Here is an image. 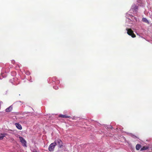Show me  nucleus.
<instances>
[{
	"mask_svg": "<svg viewBox=\"0 0 152 152\" xmlns=\"http://www.w3.org/2000/svg\"><path fill=\"white\" fill-rule=\"evenodd\" d=\"M141 148V145L139 144H137L136 146V148L137 150H139Z\"/></svg>",
	"mask_w": 152,
	"mask_h": 152,
	"instance_id": "2eb2a0df",
	"label": "nucleus"
},
{
	"mask_svg": "<svg viewBox=\"0 0 152 152\" xmlns=\"http://www.w3.org/2000/svg\"><path fill=\"white\" fill-rule=\"evenodd\" d=\"M25 73L26 75H29L30 74V72L28 71H25Z\"/></svg>",
	"mask_w": 152,
	"mask_h": 152,
	"instance_id": "f3484780",
	"label": "nucleus"
},
{
	"mask_svg": "<svg viewBox=\"0 0 152 152\" xmlns=\"http://www.w3.org/2000/svg\"><path fill=\"white\" fill-rule=\"evenodd\" d=\"M16 79V78L13 77L12 79H11L10 80V82L12 84L15 85H16L17 84L15 83L14 82V80Z\"/></svg>",
	"mask_w": 152,
	"mask_h": 152,
	"instance_id": "f8f14e48",
	"label": "nucleus"
},
{
	"mask_svg": "<svg viewBox=\"0 0 152 152\" xmlns=\"http://www.w3.org/2000/svg\"><path fill=\"white\" fill-rule=\"evenodd\" d=\"M138 6L135 4L132 6L131 9L129 12H131V13L136 14L138 10Z\"/></svg>",
	"mask_w": 152,
	"mask_h": 152,
	"instance_id": "f03ea898",
	"label": "nucleus"
},
{
	"mask_svg": "<svg viewBox=\"0 0 152 152\" xmlns=\"http://www.w3.org/2000/svg\"><path fill=\"white\" fill-rule=\"evenodd\" d=\"M15 125L17 129L19 130H21L22 129V127L21 125L18 123H16Z\"/></svg>",
	"mask_w": 152,
	"mask_h": 152,
	"instance_id": "0eeeda50",
	"label": "nucleus"
},
{
	"mask_svg": "<svg viewBox=\"0 0 152 152\" xmlns=\"http://www.w3.org/2000/svg\"><path fill=\"white\" fill-rule=\"evenodd\" d=\"M50 78H50L48 80V82L49 83H51L52 82V80H49V79Z\"/></svg>",
	"mask_w": 152,
	"mask_h": 152,
	"instance_id": "412c9836",
	"label": "nucleus"
},
{
	"mask_svg": "<svg viewBox=\"0 0 152 152\" xmlns=\"http://www.w3.org/2000/svg\"><path fill=\"white\" fill-rule=\"evenodd\" d=\"M60 82V81L58 79L57 80H56V82L54 84L56 85H58L59 84Z\"/></svg>",
	"mask_w": 152,
	"mask_h": 152,
	"instance_id": "a211bd4d",
	"label": "nucleus"
},
{
	"mask_svg": "<svg viewBox=\"0 0 152 152\" xmlns=\"http://www.w3.org/2000/svg\"><path fill=\"white\" fill-rule=\"evenodd\" d=\"M2 103L1 102H0V103Z\"/></svg>",
	"mask_w": 152,
	"mask_h": 152,
	"instance_id": "bb28decb",
	"label": "nucleus"
},
{
	"mask_svg": "<svg viewBox=\"0 0 152 152\" xmlns=\"http://www.w3.org/2000/svg\"><path fill=\"white\" fill-rule=\"evenodd\" d=\"M16 73L14 71H13L11 73V75L13 76H15L16 75Z\"/></svg>",
	"mask_w": 152,
	"mask_h": 152,
	"instance_id": "6ab92c4d",
	"label": "nucleus"
},
{
	"mask_svg": "<svg viewBox=\"0 0 152 152\" xmlns=\"http://www.w3.org/2000/svg\"><path fill=\"white\" fill-rule=\"evenodd\" d=\"M12 64H14L15 63V61H14V60H12Z\"/></svg>",
	"mask_w": 152,
	"mask_h": 152,
	"instance_id": "5701e85b",
	"label": "nucleus"
},
{
	"mask_svg": "<svg viewBox=\"0 0 152 152\" xmlns=\"http://www.w3.org/2000/svg\"><path fill=\"white\" fill-rule=\"evenodd\" d=\"M16 103H18V102H20V103H23L22 102L20 101H17L16 102Z\"/></svg>",
	"mask_w": 152,
	"mask_h": 152,
	"instance_id": "b1692460",
	"label": "nucleus"
},
{
	"mask_svg": "<svg viewBox=\"0 0 152 152\" xmlns=\"http://www.w3.org/2000/svg\"><path fill=\"white\" fill-rule=\"evenodd\" d=\"M6 135V134H0V140H2L3 139L4 137Z\"/></svg>",
	"mask_w": 152,
	"mask_h": 152,
	"instance_id": "4468645a",
	"label": "nucleus"
},
{
	"mask_svg": "<svg viewBox=\"0 0 152 152\" xmlns=\"http://www.w3.org/2000/svg\"><path fill=\"white\" fill-rule=\"evenodd\" d=\"M53 88L54 89H55L56 90H57L58 88V87L57 86H53Z\"/></svg>",
	"mask_w": 152,
	"mask_h": 152,
	"instance_id": "4be33fe9",
	"label": "nucleus"
},
{
	"mask_svg": "<svg viewBox=\"0 0 152 152\" xmlns=\"http://www.w3.org/2000/svg\"><path fill=\"white\" fill-rule=\"evenodd\" d=\"M6 76V74L5 73H2L1 75L0 76V79H2V78L5 77Z\"/></svg>",
	"mask_w": 152,
	"mask_h": 152,
	"instance_id": "9d476101",
	"label": "nucleus"
},
{
	"mask_svg": "<svg viewBox=\"0 0 152 152\" xmlns=\"http://www.w3.org/2000/svg\"><path fill=\"white\" fill-rule=\"evenodd\" d=\"M56 146V144L55 143L53 142L51 143L49 145L48 148L49 150L50 151H53L55 146Z\"/></svg>",
	"mask_w": 152,
	"mask_h": 152,
	"instance_id": "20e7f679",
	"label": "nucleus"
},
{
	"mask_svg": "<svg viewBox=\"0 0 152 152\" xmlns=\"http://www.w3.org/2000/svg\"><path fill=\"white\" fill-rule=\"evenodd\" d=\"M142 21L145 23H146L148 24H149V22L148 20L145 18H142Z\"/></svg>",
	"mask_w": 152,
	"mask_h": 152,
	"instance_id": "ddd939ff",
	"label": "nucleus"
},
{
	"mask_svg": "<svg viewBox=\"0 0 152 152\" xmlns=\"http://www.w3.org/2000/svg\"><path fill=\"white\" fill-rule=\"evenodd\" d=\"M21 65L20 64H17V66H16V68H20V67Z\"/></svg>",
	"mask_w": 152,
	"mask_h": 152,
	"instance_id": "aec40b11",
	"label": "nucleus"
},
{
	"mask_svg": "<svg viewBox=\"0 0 152 152\" xmlns=\"http://www.w3.org/2000/svg\"><path fill=\"white\" fill-rule=\"evenodd\" d=\"M54 143H55L56 146L57 145L60 148H62L63 146V143L61 140L59 139H57L55 140Z\"/></svg>",
	"mask_w": 152,
	"mask_h": 152,
	"instance_id": "7ed1b4c3",
	"label": "nucleus"
},
{
	"mask_svg": "<svg viewBox=\"0 0 152 152\" xmlns=\"http://www.w3.org/2000/svg\"><path fill=\"white\" fill-rule=\"evenodd\" d=\"M12 106H10L8 107L5 110L7 112H10L12 110Z\"/></svg>",
	"mask_w": 152,
	"mask_h": 152,
	"instance_id": "1a4fd4ad",
	"label": "nucleus"
},
{
	"mask_svg": "<svg viewBox=\"0 0 152 152\" xmlns=\"http://www.w3.org/2000/svg\"><path fill=\"white\" fill-rule=\"evenodd\" d=\"M20 141L23 146L26 147V140L22 137H19Z\"/></svg>",
	"mask_w": 152,
	"mask_h": 152,
	"instance_id": "39448f33",
	"label": "nucleus"
},
{
	"mask_svg": "<svg viewBox=\"0 0 152 152\" xmlns=\"http://www.w3.org/2000/svg\"><path fill=\"white\" fill-rule=\"evenodd\" d=\"M29 112H25V113H26V114H28V113H29Z\"/></svg>",
	"mask_w": 152,
	"mask_h": 152,
	"instance_id": "393cba45",
	"label": "nucleus"
},
{
	"mask_svg": "<svg viewBox=\"0 0 152 152\" xmlns=\"http://www.w3.org/2000/svg\"><path fill=\"white\" fill-rule=\"evenodd\" d=\"M60 117L62 118H70V116H68L66 115H60L59 116Z\"/></svg>",
	"mask_w": 152,
	"mask_h": 152,
	"instance_id": "9b49d317",
	"label": "nucleus"
},
{
	"mask_svg": "<svg viewBox=\"0 0 152 152\" xmlns=\"http://www.w3.org/2000/svg\"><path fill=\"white\" fill-rule=\"evenodd\" d=\"M33 152H37L36 150H34L33 151Z\"/></svg>",
	"mask_w": 152,
	"mask_h": 152,
	"instance_id": "a878e982",
	"label": "nucleus"
},
{
	"mask_svg": "<svg viewBox=\"0 0 152 152\" xmlns=\"http://www.w3.org/2000/svg\"><path fill=\"white\" fill-rule=\"evenodd\" d=\"M148 149V147L144 146L142 148H141L140 150L141 151L145 150Z\"/></svg>",
	"mask_w": 152,
	"mask_h": 152,
	"instance_id": "dca6fc26",
	"label": "nucleus"
},
{
	"mask_svg": "<svg viewBox=\"0 0 152 152\" xmlns=\"http://www.w3.org/2000/svg\"><path fill=\"white\" fill-rule=\"evenodd\" d=\"M51 80L52 81V83H53V84H54L56 81V80H57V78L56 77H53L52 78H51L50 79H49V80Z\"/></svg>",
	"mask_w": 152,
	"mask_h": 152,
	"instance_id": "6e6552de",
	"label": "nucleus"
},
{
	"mask_svg": "<svg viewBox=\"0 0 152 152\" xmlns=\"http://www.w3.org/2000/svg\"><path fill=\"white\" fill-rule=\"evenodd\" d=\"M131 13V12H128L126 14V20L125 26H128V27L126 28V30L127 34L131 36L132 37L134 38L135 37V35L133 33L131 27L132 24H134L138 20L137 18L132 15V13Z\"/></svg>",
	"mask_w": 152,
	"mask_h": 152,
	"instance_id": "f257e3e1",
	"label": "nucleus"
},
{
	"mask_svg": "<svg viewBox=\"0 0 152 152\" xmlns=\"http://www.w3.org/2000/svg\"><path fill=\"white\" fill-rule=\"evenodd\" d=\"M143 31V29H137L136 30V34L137 35H138L139 36H140V35H142V32Z\"/></svg>",
	"mask_w": 152,
	"mask_h": 152,
	"instance_id": "423d86ee",
	"label": "nucleus"
}]
</instances>
